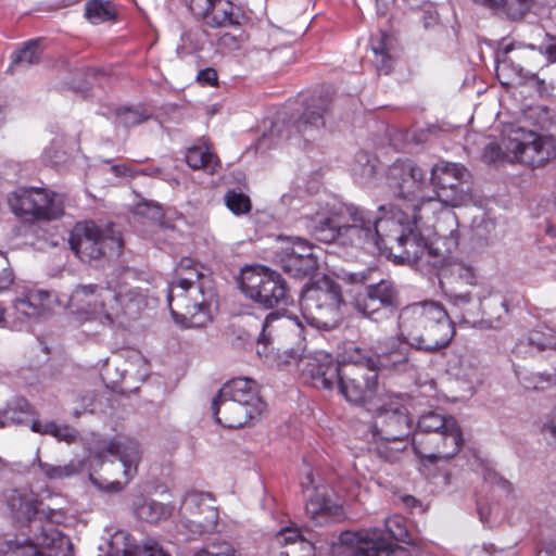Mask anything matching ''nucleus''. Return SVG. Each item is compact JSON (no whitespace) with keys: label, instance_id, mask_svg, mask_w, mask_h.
<instances>
[{"label":"nucleus","instance_id":"nucleus-1","mask_svg":"<svg viewBox=\"0 0 556 556\" xmlns=\"http://www.w3.org/2000/svg\"><path fill=\"white\" fill-rule=\"evenodd\" d=\"M147 294L127 283H79L68 306L79 321H97L105 327H125L147 307Z\"/></svg>","mask_w":556,"mask_h":556},{"label":"nucleus","instance_id":"nucleus-2","mask_svg":"<svg viewBox=\"0 0 556 556\" xmlns=\"http://www.w3.org/2000/svg\"><path fill=\"white\" fill-rule=\"evenodd\" d=\"M399 328L406 341L417 350L437 352L446 348L455 336V326L444 306L422 301L403 307Z\"/></svg>","mask_w":556,"mask_h":556},{"label":"nucleus","instance_id":"nucleus-3","mask_svg":"<svg viewBox=\"0 0 556 556\" xmlns=\"http://www.w3.org/2000/svg\"><path fill=\"white\" fill-rule=\"evenodd\" d=\"M141 456L140 444L134 439L114 438L103 441L93 457L112 480L105 485L99 484V488L112 493L122 491L137 475Z\"/></svg>","mask_w":556,"mask_h":556},{"label":"nucleus","instance_id":"nucleus-4","mask_svg":"<svg viewBox=\"0 0 556 556\" xmlns=\"http://www.w3.org/2000/svg\"><path fill=\"white\" fill-rule=\"evenodd\" d=\"M342 303L340 285L325 275L303 291L300 299L301 314L312 327L331 329L340 320Z\"/></svg>","mask_w":556,"mask_h":556},{"label":"nucleus","instance_id":"nucleus-5","mask_svg":"<svg viewBox=\"0 0 556 556\" xmlns=\"http://www.w3.org/2000/svg\"><path fill=\"white\" fill-rule=\"evenodd\" d=\"M377 388L375 359L364 350L355 348L342 363L339 392L348 402L364 405L374 399Z\"/></svg>","mask_w":556,"mask_h":556},{"label":"nucleus","instance_id":"nucleus-6","mask_svg":"<svg viewBox=\"0 0 556 556\" xmlns=\"http://www.w3.org/2000/svg\"><path fill=\"white\" fill-rule=\"evenodd\" d=\"M68 243L75 255L81 262L89 264L119 256L124 245L122 238L112 229H104L93 220L76 223L71 231Z\"/></svg>","mask_w":556,"mask_h":556},{"label":"nucleus","instance_id":"nucleus-7","mask_svg":"<svg viewBox=\"0 0 556 556\" xmlns=\"http://www.w3.org/2000/svg\"><path fill=\"white\" fill-rule=\"evenodd\" d=\"M384 230L380 252L389 253L400 263L418 262L427 248L420 227L409 224L408 214L399 212L392 217L382 220Z\"/></svg>","mask_w":556,"mask_h":556},{"label":"nucleus","instance_id":"nucleus-8","mask_svg":"<svg viewBox=\"0 0 556 556\" xmlns=\"http://www.w3.org/2000/svg\"><path fill=\"white\" fill-rule=\"evenodd\" d=\"M345 219L342 223L337 243L343 247L378 250L382 244V220L388 217L377 216L374 212L355 204H343Z\"/></svg>","mask_w":556,"mask_h":556},{"label":"nucleus","instance_id":"nucleus-9","mask_svg":"<svg viewBox=\"0 0 556 556\" xmlns=\"http://www.w3.org/2000/svg\"><path fill=\"white\" fill-rule=\"evenodd\" d=\"M208 296H212L211 291L205 293L199 288L169 282L167 303L176 324L185 328H201L211 321Z\"/></svg>","mask_w":556,"mask_h":556},{"label":"nucleus","instance_id":"nucleus-10","mask_svg":"<svg viewBox=\"0 0 556 556\" xmlns=\"http://www.w3.org/2000/svg\"><path fill=\"white\" fill-rule=\"evenodd\" d=\"M56 194L45 188H18L9 197V204L23 223L34 225L59 219L64 211Z\"/></svg>","mask_w":556,"mask_h":556},{"label":"nucleus","instance_id":"nucleus-11","mask_svg":"<svg viewBox=\"0 0 556 556\" xmlns=\"http://www.w3.org/2000/svg\"><path fill=\"white\" fill-rule=\"evenodd\" d=\"M502 144L510 153L513 161L530 167H540L552 156L547 138L516 125L504 129Z\"/></svg>","mask_w":556,"mask_h":556},{"label":"nucleus","instance_id":"nucleus-12","mask_svg":"<svg viewBox=\"0 0 556 556\" xmlns=\"http://www.w3.org/2000/svg\"><path fill=\"white\" fill-rule=\"evenodd\" d=\"M412 435V445L417 457L425 464H435L455 457L464 445L462 428H452Z\"/></svg>","mask_w":556,"mask_h":556},{"label":"nucleus","instance_id":"nucleus-13","mask_svg":"<svg viewBox=\"0 0 556 556\" xmlns=\"http://www.w3.org/2000/svg\"><path fill=\"white\" fill-rule=\"evenodd\" d=\"M386 185L404 203L415 202L427 187L426 172L410 159H397L388 168Z\"/></svg>","mask_w":556,"mask_h":556},{"label":"nucleus","instance_id":"nucleus-14","mask_svg":"<svg viewBox=\"0 0 556 556\" xmlns=\"http://www.w3.org/2000/svg\"><path fill=\"white\" fill-rule=\"evenodd\" d=\"M400 305L399 291L393 281L381 279L366 285L355 299L356 309L364 316L379 321L393 315Z\"/></svg>","mask_w":556,"mask_h":556},{"label":"nucleus","instance_id":"nucleus-15","mask_svg":"<svg viewBox=\"0 0 556 556\" xmlns=\"http://www.w3.org/2000/svg\"><path fill=\"white\" fill-rule=\"evenodd\" d=\"M300 485L303 492H309L306 496L305 510L311 519L321 523L343 517L342 505L331 498L328 486L316 481L312 469L301 477Z\"/></svg>","mask_w":556,"mask_h":556},{"label":"nucleus","instance_id":"nucleus-16","mask_svg":"<svg viewBox=\"0 0 556 556\" xmlns=\"http://www.w3.org/2000/svg\"><path fill=\"white\" fill-rule=\"evenodd\" d=\"M465 166L457 163L441 161L431 168L430 184L439 200L448 206H458L465 199Z\"/></svg>","mask_w":556,"mask_h":556},{"label":"nucleus","instance_id":"nucleus-17","mask_svg":"<svg viewBox=\"0 0 556 556\" xmlns=\"http://www.w3.org/2000/svg\"><path fill=\"white\" fill-rule=\"evenodd\" d=\"M276 262L281 269L294 278L313 275L318 268L314 245L302 238H291L276 253Z\"/></svg>","mask_w":556,"mask_h":556},{"label":"nucleus","instance_id":"nucleus-18","mask_svg":"<svg viewBox=\"0 0 556 556\" xmlns=\"http://www.w3.org/2000/svg\"><path fill=\"white\" fill-rule=\"evenodd\" d=\"M2 556H74L70 539L56 530L42 531L36 543L8 541L1 548Z\"/></svg>","mask_w":556,"mask_h":556},{"label":"nucleus","instance_id":"nucleus-19","mask_svg":"<svg viewBox=\"0 0 556 556\" xmlns=\"http://www.w3.org/2000/svg\"><path fill=\"white\" fill-rule=\"evenodd\" d=\"M302 376L308 379L313 387L326 390L338 388L342 363L333 359L332 355L323 351L305 355L299 359Z\"/></svg>","mask_w":556,"mask_h":556},{"label":"nucleus","instance_id":"nucleus-20","mask_svg":"<svg viewBox=\"0 0 556 556\" xmlns=\"http://www.w3.org/2000/svg\"><path fill=\"white\" fill-rule=\"evenodd\" d=\"M214 498L210 493L189 491L179 507V514L197 527L201 533L215 530L218 522V510L213 505Z\"/></svg>","mask_w":556,"mask_h":556},{"label":"nucleus","instance_id":"nucleus-21","mask_svg":"<svg viewBox=\"0 0 556 556\" xmlns=\"http://www.w3.org/2000/svg\"><path fill=\"white\" fill-rule=\"evenodd\" d=\"M379 529H363L356 532H343L340 540L344 544H352V556H412L404 547H389L382 542Z\"/></svg>","mask_w":556,"mask_h":556},{"label":"nucleus","instance_id":"nucleus-22","mask_svg":"<svg viewBox=\"0 0 556 556\" xmlns=\"http://www.w3.org/2000/svg\"><path fill=\"white\" fill-rule=\"evenodd\" d=\"M412 420L404 406H389L378 409L374 420V434L378 438L395 441L409 437Z\"/></svg>","mask_w":556,"mask_h":556},{"label":"nucleus","instance_id":"nucleus-23","mask_svg":"<svg viewBox=\"0 0 556 556\" xmlns=\"http://www.w3.org/2000/svg\"><path fill=\"white\" fill-rule=\"evenodd\" d=\"M303 326L298 317L285 316L278 312H271L267 315L263 323L257 344L263 345V350H258V355H267V348L275 342H280L289 334L300 337Z\"/></svg>","mask_w":556,"mask_h":556},{"label":"nucleus","instance_id":"nucleus-24","mask_svg":"<svg viewBox=\"0 0 556 556\" xmlns=\"http://www.w3.org/2000/svg\"><path fill=\"white\" fill-rule=\"evenodd\" d=\"M212 410L215 421L228 429L241 428L261 415L255 408H249L228 397L220 399L218 395L212 402Z\"/></svg>","mask_w":556,"mask_h":556},{"label":"nucleus","instance_id":"nucleus-25","mask_svg":"<svg viewBox=\"0 0 556 556\" xmlns=\"http://www.w3.org/2000/svg\"><path fill=\"white\" fill-rule=\"evenodd\" d=\"M220 399L236 401L249 408H255L262 414L266 409V403L261 399L257 383L250 378H235L226 382L217 393Z\"/></svg>","mask_w":556,"mask_h":556},{"label":"nucleus","instance_id":"nucleus-26","mask_svg":"<svg viewBox=\"0 0 556 556\" xmlns=\"http://www.w3.org/2000/svg\"><path fill=\"white\" fill-rule=\"evenodd\" d=\"M206 5L208 7L206 12L193 15L197 20L202 21L204 25L211 28L240 25L241 10L231 0H212Z\"/></svg>","mask_w":556,"mask_h":556},{"label":"nucleus","instance_id":"nucleus-27","mask_svg":"<svg viewBox=\"0 0 556 556\" xmlns=\"http://www.w3.org/2000/svg\"><path fill=\"white\" fill-rule=\"evenodd\" d=\"M551 351L556 355V331L542 325L529 331L525 339H520L513 352L517 356L533 355L534 352Z\"/></svg>","mask_w":556,"mask_h":556},{"label":"nucleus","instance_id":"nucleus-28","mask_svg":"<svg viewBox=\"0 0 556 556\" xmlns=\"http://www.w3.org/2000/svg\"><path fill=\"white\" fill-rule=\"evenodd\" d=\"M185 161L190 168L203 169L210 174L216 173L220 167V160L213 151L212 144L203 139L187 148Z\"/></svg>","mask_w":556,"mask_h":556},{"label":"nucleus","instance_id":"nucleus-29","mask_svg":"<svg viewBox=\"0 0 556 556\" xmlns=\"http://www.w3.org/2000/svg\"><path fill=\"white\" fill-rule=\"evenodd\" d=\"M271 271V269L262 265H251L242 268L238 279L241 292L248 299L257 302L262 294L263 286L269 278Z\"/></svg>","mask_w":556,"mask_h":556},{"label":"nucleus","instance_id":"nucleus-30","mask_svg":"<svg viewBox=\"0 0 556 556\" xmlns=\"http://www.w3.org/2000/svg\"><path fill=\"white\" fill-rule=\"evenodd\" d=\"M35 407L23 396H15L8 401L0 409V428L13 425H27L30 418L36 417Z\"/></svg>","mask_w":556,"mask_h":556},{"label":"nucleus","instance_id":"nucleus-31","mask_svg":"<svg viewBox=\"0 0 556 556\" xmlns=\"http://www.w3.org/2000/svg\"><path fill=\"white\" fill-rule=\"evenodd\" d=\"M275 541L282 547L280 556H315L314 545L296 529H282L276 534Z\"/></svg>","mask_w":556,"mask_h":556},{"label":"nucleus","instance_id":"nucleus-32","mask_svg":"<svg viewBox=\"0 0 556 556\" xmlns=\"http://www.w3.org/2000/svg\"><path fill=\"white\" fill-rule=\"evenodd\" d=\"M345 219L343 204L327 216H320L315 220L312 233L316 240L325 243L338 241L339 232L342 229V223Z\"/></svg>","mask_w":556,"mask_h":556},{"label":"nucleus","instance_id":"nucleus-33","mask_svg":"<svg viewBox=\"0 0 556 556\" xmlns=\"http://www.w3.org/2000/svg\"><path fill=\"white\" fill-rule=\"evenodd\" d=\"M203 269V266L199 262L190 257H184L178 263L175 277L170 282L191 289L199 288L204 291L205 285L210 279L205 277Z\"/></svg>","mask_w":556,"mask_h":556},{"label":"nucleus","instance_id":"nucleus-34","mask_svg":"<svg viewBox=\"0 0 556 556\" xmlns=\"http://www.w3.org/2000/svg\"><path fill=\"white\" fill-rule=\"evenodd\" d=\"M381 531L382 542L389 547H392L390 541L402 542L408 545H415L416 539L409 528L408 521L402 515H392L384 520L383 529Z\"/></svg>","mask_w":556,"mask_h":556},{"label":"nucleus","instance_id":"nucleus-35","mask_svg":"<svg viewBox=\"0 0 556 556\" xmlns=\"http://www.w3.org/2000/svg\"><path fill=\"white\" fill-rule=\"evenodd\" d=\"M51 294L45 290H28L22 298L15 301L17 313L26 317L42 316L50 307Z\"/></svg>","mask_w":556,"mask_h":556},{"label":"nucleus","instance_id":"nucleus-36","mask_svg":"<svg viewBox=\"0 0 556 556\" xmlns=\"http://www.w3.org/2000/svg\"><path fill=\"white\" fill-rule=\"evenodd\" d=\"M288 298L289 289L287 282L280 274L273 270L263 286L262 294L256 303L266 308H273L280 304H287Z\"/></svg>","mask_w":556,"mask_h":556},{"label":"nucleus","instance_id":"nucleus-37","mask_svg":"<svg viewBox=\"0 0 556 556\" xmlns=\"http://www.w3.org/2000/svg\"><path fill=\"white\" fill-rule=\"evenodd\" d=\"M371 356L375 359L377 374L384 369L404 371L408 367V349L396 341H392L389 351Z\"/></svg>","mask_w":556,"mask_h":556},{"label":"nucleus","instance_id":"nucleus-38","mask_svg":"<svg viewBox=\"0 0 556 556\" xmlns=\"http://www.w3.org/2000/svg\"><path fill=\"white\" fill-rule=\"evenodd\" d=\"M374 53L372 63L379 75H389L395 64L392 40L387 33H381L379 38L371 41Z\"/></svg>","mask_w":556,"mask_h":556},{"label":"nucleus","instance_id":"nucleus-39","mask_svg":"<svg viewBox=\"0 0 556 556\" xmlns=\"http://www.w3.org/2000/svg\"><path fill=\"white\" fill-rule=\"evenodd\" d=\"M176 506L174 504H164L152 498L140 497L135 503L136 516L147 522L156 523L169 518Z\"/></svg>","mask_w":556,"mask_h":556},{"label":"nucleus","instance_id":"nucleus-40","mask_svg":"<svg viewBox=\"0 0 556 556\" xmlns=\"http://www.w3.org/2000/svg\"><path fill=\"white\" fill-rule=\"evenodd\" d=\"M441 276V283L447 285L452 291L458 285L476 286L478 279L475 268L463 262L448 264L442 269Z\"/></svg>","mask_w":556,"mask_h":556},{"label":"nucleus","instance_id":"nucleus-41","mask_svg":"<svg viewBox=\"0 0 556 556\" xmlns=\"http://www.w3.org/2000/svg\"><path fill=\"white\" fill-rule=\"evenodd\" d=\"M451 425H453L452 428H460L454 417L431 410L419 417L413 434H422L440 430L450 431L448 428Z\"/></svg>","mask_w":556,"mask_h":556},{"label":"nucleus","instance_id":"nucleus-42","mask_svg":"<svg viewBox=\"0 0 556 556\" xmlns=\"http://www.w3.org/2000/svg\"><path fill=\"white\" fill-rule=\"evenodd\" d=\"M442 203L439 198L432 197H422L419 198L415 202L407 203V208L410 206L412 212L410 216L408 215L409 224L416 225L420 227L424 224V220H429L434 214L438 212Z\"/></svg>","mask_w":556,"mask_h":556},{"label":"nucleus","instance_id":"nucleus-43","mask_svg":"<svg viewBox=\"0 0 556 556\" xmlns=\"http://www.w3.org/2000/svg\"><path fill=\"white\" fill-rule=\"evenodd\" d=\"M85 17L92 24L116 21L117 10L106 0H89L85 5Z\"/></svg>","mask_w":556,"mask_h":556},{"label":"nucleus","instance_id":"nucleus-44","mask_svg":"<svg viewBox=\"0 0 556 556\" xmlns=\"http://www.w3.org/2000/svg\"><path fill=\"white\" fill-rule=\"evenodd\" d=\"M516 376L526 390L544 391L556 383V366L555 374L521 372L516 370Z\"/></svg>","mask_w":556,"mask_h":556},{"label":"nucleus","instance_id":"nucleus-45","mask_svg":"<svg viewBox=\"0 0 556 556\" xmlns=\"http://www.w3.org/2000/svg\"><path fill=\"white\" fill-rule=\"evenodd\" d=\"M534 0H501L496 15L521 21L532 9Z\"/></svg>","mask_w":556,"mask_h":556},{"label":"nucleus","instance_id":"nucleus-46","mask_svg":"<svg viewBox=\"0 0 556 556\" xmlns=\"http://www.w3.org/2000/svg\"><path fill=\"white\" fill-rule=\"evenodd\" d=\"M407 440H399V444L395 441H389L378 438L375 446L376 454L383 460L389 463L397 462L402 453L406 450Z\"/></svg>","mask_w":556,"mask_h":556},{"label":"nucleus","instance_id":"nucleus-47","mask_svg":"<svg viewBox=\"0 0 556 556\" xmlns=\"http://www.w3.org/2000/svg\"><path fill=\"white\" fill-rule=\"evenodd\" d=\"M321 105L318 111L306 109L298 121L299 131L306 134L311 127L320 128L325 126L324 113L329 109V100L320 99Z\"/></svg>","mask_w":556,"mask_h":556},{"label":"nucleus","instance_id":"nucleus-48","mask_svg":"<svg viewBox=\"0 0 556 556\" xmlns=\"http://www.w3.org/2000/svg\"><path fill=\"white\" fill-rule=\"evenodd\" d=\"M117 123L125 128L141 125L151 117V113L131 106H122L115 111Z\"/></svg>","mask_w":556,"mask_h":556},{"label":"nucleus","instance_id":"nucleus-49","mask_svg":"<svg viewBox=\"0 0 556 556\" xmlns=\"http://www.w3.org/2000/svg\"><path fill=\"white\" fill-rule=\"evenodd\" d=\"M41 58V50L39 48V40H29L25 46L14 52L12 54V64L10 68H12L13 65L18 64H36L40 61Z\"/></svg>","mask_w":556,"mask_h":556},{"label":"nucleus","instance_id":"nucleus-50","mask_svg":"<svg viewBox=\"0 0 556 556\" xmlns=\"http://www.w3.org/2000/svg\"><path fill=\"white\" fill-rule=\"evenodd\" d=\"M225 204L235 215L247 214L252 210L251 199L236 190H228L225 194Z\"/></svg>","mask_w":556,"mask_h":556},{"label":"nucleus","instance_id":"nucleus-51","mask_svg":"<svg viewBox=\"0 0 556 556\" xmlns=\"http://www.w3.org/2000/svg\"><path fill=\"white\" fill-rule=\"evenodd\" d=\"M39 468L50 480H61L72 477L78 472V467L74 463L61 466L40 462Z\"/></svg>","mask_w":556,"mask_h":556},{"label":"nucleus","instance_id":"nucleus-52","mask_svg":"<svg viewBox=\"0 0 556 556\" xmlns=\"http://www.w3.org/2000/svg\"><path fill=\"white\" fill-rule=\"evenodd\" d=\"M126 556H170L156 543L155 541L148 540L142 545H135L131 548L124 551Z\"/></svg>","mask_w":556,"mask_h":556},{"label":"nucleus","instance_id":"nucleus-53","mask_svg":"<svg viewBox=\"0 0 556 556\" xmlns=\"http://www.w3.org/2000/svg\"><path fill=\"white\" fill-rule=\"evenodd\" d=\"M194 556H238V554L231 544L222 542L198 551Z\"/></svg>","mask_w":556,"mask_h":556},{"label":"nucleus","instance_id":"nucleus-54","mask_svg":"<svg viewBox=\"0 0 556 556\" xmlns=\"http://www.w3.org/2000/svg\"><path fill=\"white\" fill-rule=\"evenodd\" d=\"M506 157H510V153L504 152L502 147L496 142H490L485 146L482 159L486 164H496L503 162Z\"/></svg>","mask_w":556,"mask_h":556},{"label":"nucleus","instance_id":"nucleus-55","mask_svg":"<svg viewBox=\"0 0 556 556\" xmlns=\"http://www.w3.org/2000/svg\"><path fill=\"white\" fill-rule=\"evenodd\" d=\"M478 301H479V307L482 311V315L486 316L488 318L494 317V314L492 312H490V308L493 304H500L502 312L505 314L508 313V306H507L505 300H503L498 295H490L488 299L484 298L483 300H481V298L479 296ZM495 318H501V313L496 314Z\"/></svg>","mask_w":556,"mask_h":556},{"label":"nucleus","instance_id":"nucleus-56","mask_svg":"<svg viewBox=\"0 0 556 556\" xmlns=\"http://www.w3.org/2000/svg\"><path fill=\"white\" fill-rule=\"evenodd\" d=\"M45 434H50L56 438L59 441L72 442L74 440V434L71 432V429L67 426H59L54 421H48L45 424V429H42Z\"/></svg>","mask_w":556,"mask_h":556},{"label":"nucleus","instance_id":"nucleus-57","mask_svg":"<svg viewBox=\"0 0 556 556\" xmlns=\"http://www.w3.org/2000/svg\"><path fill=\"white\" fill-rule=\"evenodd\" d=\"M14 281V274L7 255L0 252V292L8 290Z\"/></svg>","mask_w":556,"mask_h":556},{"label":"nucleus","instance_id":"nucleus-58","mask_svg":"<svg viewBox=\"0 0 556 556\" xmlns=\"http://www.w3.org/2000/svg\"><path fill=\"white\" fill-rule=\"evenodd\" d=\"M244 40H245V38H244L243 34L236 36L230 33H225L218 38L217 45L222 49H225L228 51H236L241 48V45Z\"/></svg>","mask_w":556,"mask_h":556},{"label":"nucleus","instance_id":"nucleus-59","mask_svg":"<svg viewBox=\"0 0 556 556\" xmlns=\"http://www.w3.org/2000/svg\"><path fill=\"white\" fill-rule=\"evenodd\" d=\"M542 433L546 440L556 445V407L551 412L542 426Z\"/></svg>","mask_w":556,"mask_h":556},{"label":"nucleus","instance_id":"nucleus-60","mask_svg":"<svg viewBox=\"0 0 556 556\" xmlns=\"http://www.w3.org/2000/svg\"><path fill=\"white\" fill-rule=\"evenodd\" d=\"M197 80L202 85L216 87L218 85L217 71L213 67L203 68V70L199 71V73L197 75Z\"/></svg>","mask_w":556,"mask_h":556},{"label":"nucleus","instance_id":"nucleus-61","mask_svg":"<svg viewBox=\"0 0 556 556\" xmlns=\"http://www.w3.org/2000/svg\"><path fill=\"white\" fill-rule=\"evenodd\" d=\"M539 52L545 55L548 63H556V37H549L548 41L539 48Z\"/></svg>","mask_w":556,"mask_h":556},{"label":"nucleus","instance_id":"nucleus-62","mask_svg":"<svg viewBox=\"0 0 556 556\" xmlns=\"http://www.w3.org/2000/svg\"><path fill=\"white\" fill-rule=\"evenodd\" d=\"M211 1L212 0H184L192 15L206 12L208 8L206 4L211 3Z\"/></svg>","mask_w":556,"mask_h":556},{"label":"nucleus","instance_id":"nucleus-63","mask_svg":"<svg viewBox=\"0 0 556 556\" xmlns=\"http://www.w3.org/2000/svg\"><path fill=\"white\" fill-rule=\"evenodd\" d=\"M23 506L25 507L27 520L31 521L33 518H35L40 513L42 503L38 501H27L23 504Z\"/></svg>","mask_w":556,"mask_h":556},{"label":"nucleus","instance_id":"nucleus-64","mask_svg":"<svg viewBox=\"0 0 556 556\" xmlns=\"http://www.w3.org/2000/svg\"><path fill=\"white\" fill-rule=\"evenodd\" d=\"M401 503L413 511L416 508H421V502L413 495H403L400 497Z\"/></svg>","mask_w":556,"mask_h":556}]
</instances>
